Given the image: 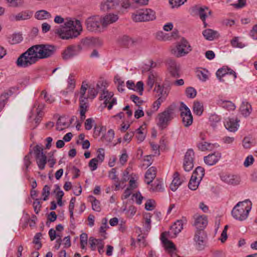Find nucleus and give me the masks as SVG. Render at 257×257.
I'll list each match as a JSON object with an SVG mask.
<instances>
[{
    "label": "nucleus",
    "instance_id": "36",
    "mask_svg": "<svg viewBox=\"0 0 257 257\" xmlns=\"http://www.w3.org/2000/svg\"><path fill=\"white\" fill-rule=\"evenodd\" d=\"M164 190L163 183L162 180L157 179L151 184L150 190L153 192H162Z\"/></svg>",
    "mask_w": 257,
    "mask_h": 257
},
{
    "label": "nucleus",
    "instance_id": "5",
    "mask_svg": "<svg viewBox=\"0 0 257 257\" xmlns=\"http://www.w3.org/2000/svg\"><path fill=\"white\" fill-rule=\"evenodd\" d=\"M38 60L50 58L54 55L56 47L52 45L40 44L33 46Z\"/></svg>",
    "mask_w": 257,
    "mask_h": 257
},
{
    "label": "nucleus",
    "instance_id": "51",
    "mask_svg": "<svg viewBox=\"0 0 257 257\" xmlns=\"http://www.w3.org/2000/svg\"><path fill=\"white\" fill-rule=\"evenodd\" d=\"M151 216L150 213L146 214L144 216L145 221L143 222V226L147 231H149L151 228Z\"/></svg>",
    "mask_w": 257,
    "mask_h": 257
},
{
    "label": "nucleus",
    "instance_id": "9",
    "mask_svg": "<svg viewBox=\"0 0 257 257\" xmlns=\"http://www.w3.org/2000/svg\"><path fill=\"white\" fill-rule=\"evenodd\" d=\"M102 18L98 15L88 17L85 21V25L87 30L89 31H96L99 30L102 26Z\"/></svg>",
    "mask_w": 257,
    "mask_h": 257
},
{
    "label": "nucleus",
    "instance_id": "49",
    "mask_svg": "<svg viewBox=\"0 0 257 257\" xmlns=\"http://www.w3.org/2000/svg\"><path fill=\"white\" fill-rule=\"evenodd\" d=\"M89 88L88 86V84L86 83L85 82H82L81 88L80 89L79 92H75V95L80 94V97L82 98H87V96L86 95V92L87 89Z\"/></svg>",
    "mask_w": 257,
    "mask_h": 257
},
{
    "label": "nucleus",
    "instance_id": "48",
    "mask_svg": "<svg viewBox=\"0 0 257 257\" xmlns=\"http://www.w3.org/2000/svg\"><path fill=\"white\" fill-rule=\"evenodd\" d=\"M200 181L192 176L188 183L189 188L192 190H196L198 188Z\"/></svg>",
    "mask_w": 257,
    "mask_h": 257
},
{
    "label": "nucleus",
    "instance_id": "60",
    "mask_svg": "<svg viewBox=\"0 0 257 257\" xmlns=\"http://www.w3.org/2000/svg\"><path fill=\"white\" fill-rule=\"evenodd\" d=\"M41 236L42 234L41 233H37L36 234L34 238L33 242L36 245L35 248L37 250L39 249L42 247V244L40 242Z\"/></svg>",
    "mask_w": 257,
    "mask_h": 257
},
{
    "label": "nucleus",
    "instance_id": "11",
    "mask_svg": "<svg viewBox=\"0 0 257 257\" xmlns=\"http://www.w3.org/2000/svg\"><path fill=\"white\" fill-rule=\"evenodd\" d=\"M170 90V83L166 80L163 85L156 84L154 91L156 92L159 99L165 101L167 98Z\"/></svg>",
    "mask_w": 257,
    "mask_h": 257
},
{
    "label": "nucleus",
    "instance_id": "8",
    "mask_svg": "<svg viewBox=\"0 0 257 257\" xmlns=\"http://www.w3.org/2000/svg\"><path fill=\"white\" fill-rule=\"evenodd\" d=\"M155 12L151 9H142L133 14L132 18L135 22L152 21L155 19Z\"/></svg>",
    "mask_w": 257,
    "mask_h": 257
},
{
    "label": "nucleus",
    "instance_id": "46",
    "mask_svg": "<svg viewBox=\"0 0 257 257\" xmlns=\"http://www.w3.org/2000/svg\"><path fill=\"white\" fill-rule=\"evenodd\" d=\"M53 32L59 38L64 39V26L63 25L55 26Z\"/></svg>",
    "mask_w": 257,
    "mask_h": 257
},
{
    "label": "nucleus",
    "instance_id": "61",
    "mask_svg": "<svg viewBox=\"0 0 257 257\" xmlns=\"http://www.w3.org/2000/svg\"><path fill=\"white\" fill-rule=\"evenodd\" d=\"M88 236L86 233H82L80 236V245L82 249L85 248V246L87 244Z\"/></svg>",
    "mask_w": 257,
    "mask_h": 257
},
{
    "label": "nucleus",
    "instance_id": "31",
    "mask_svg": "<svg viewBox=\"0 0 257 257\" xmlns=\"http://www.w3.org/2000/svg\"><path fill=\"white\" fill-rule=\"evenodd\" d=\"M13 93L11 89H9L4 92L0 95V112L3 109L8 100L10 96Z\"/></svg>",
    "mask_w": 257,
    "mask_h": 257
},
{
    "label": "nucleus",
    "instance_id": "53",
    "mask_svg": "<svg viewBox=\"0 0 257 257\" xmlns=\"http://www.w3.org/2000/svg\"><path fill=\"white\" fill-rule=\"evenodd\" d=\"M8 6L13 8H19L23 5V0H6Z\"/></svg>",
    "mask_w": 257,
    "mask_h": 257
},
{
    "label": "nucleus",
    "instance_id": "47",
    "mask_svg": "<svg viewBox=\"0 0 257 257\" xmlns=\"http://www.w3.org/2000/svg\"><path fill=\"white\" fill-rule=\"evenodd\" d=\"M192 176L195 177L198 180H201L204 176V169L202 167H197L195 170L193 172Z\"/></svg>",
    "mask_w": 257,
    "mask_h": 257
},
{
    "label": "nucleus",
    "instance_id": "3",
    "mask_svg": "<svg viewBox=\"0 0 257 257\" xmlns=\"http://www.w3.org/2000/svg\"><path fill=\"white\" fill-rule=\"evenodd\" d=\"M38 60L36 52L32 46L19 57L16 64L18 67L26 68L35 64Z\"/></svg>",
    "mask_w": 257,
    "mask_h": 257
},
{
    "label": "nucleus",
    "instance_id": "12",
    "mask_svg": "<svg viewBox=\"0 0 257 257\" xmlns=\"http://www.w3.org/2000/svg\"><path fill=\"white\" fill-rule=\"evenodd\" d=\"M34 152L36 155L37 165L40 170H43L47 162V157L43 153V149L37 145L34 147Z\"/></svg>",
    "mask_w": 257,
    "mask_h": 257
},
{
    "label": "nucleus",
    "instance_id": "57",
    "mask_svg": "<svg viewBox=\"0 0 257 257\" xmlns=\"http://www.w3.org/2000/svg\"><path fill=\"white\" fill-rule=\"evenodd\" d=\"M101 222L102 225L100 227L99 231L102 233L101 236L103 237V239H105L106 238V236H105L106 229L108 227L107 225V219L106 218H102Z\"/></svg>",
    "mask_w": 257,
    "mask_h": 257
},
{
    "label": "nucleus",
    "instance_id": "43",
    "mask_svg": "<svg viewBox=\"0 0 257 257\" xmlns=\"http://www.w3.org/2000/svg\"><path fill=\"white\" fill-rule=\"evenodd\" d=\"M116 169L115 168L111 169V170L109 172L108 177L110 179L114 181L115 189H118L119 188L120 183H119V179L116 175Z\"/></svg>",
    "mask_w": 257,
    "mask_h": 257
},
{
    "label": "nucleus",
    "instance_id": "41",
    "mask_svg": "<svg viewBox=\"0 0 257 257\" xmlns=\"http://www.w3.org/2000/svg\"><path fill=\"white\" fill-rule=\"evenodd\" d=\"M204 37L208 40H212L218 36V33L212 29H206L203 32Z\"/></svg>",
    "mask_w": 257,
    "mask_h": 257
},
{
    "label": "nucleus",
    "instance_id": "27",
    "mask_svg": "<svg viewBox=\"0 0 257 257\" xmlns=\"http://www.w3.org/2000/svg\"><path fill=\"white\" fill-rule=\"evenodd\" d=\"M156 168L154 167L150 168L146 172L145 176V182L150 184L156 177Z\"/></svg>",
    "mask_w": 257,
    "mask_h": 257
},
{
    "label": "nucleus",
    "instance_id": "21",
    "mask_svg": "<svg viewBox=\"0 0 257 257\" xmlns=\"http://www.w3.org/2000/svg\"><path fill=\"white\" fill-rule=\"evenodd\" d=\"M76 87V74H70L67 80V86L65 88V94L72 93Z\"/></svg>",
    "mask_w": 257,
    "mask_h": 257
},
{
    "label": "nucleus",
    "instance_id": "40",
    "mask_svg": "<svg viewBox=\"0 0 257 257\" xmlns=\"http://www.w3.org/2000/svg\"><path fill=\"white\" fill-rule=\"evenodd\" d=\"M78 48H80V46L76 47L74 46H70L67 47V50H65V59L70 58L77 54V50Z\"/></svg>",
    "mask_w": 257,
    "mask_h": 257
},
{
    "label": "nucleus",
    "instance_id": "54",
    "mask_svg": "<svg viewBox=\"0 0 257 257\" xmlns=\"http://www.w3.org/2000/svg\"><path fill=\"white\" fill-rule=\"evenodd\" d=\"M101 93L100 98L101 99H105V103L109 102L113 95V94L112 92H108L106 90V89H104V91H102V92Z\"/></svg>",
    "mask_w": 257,
    "mask_h": 257
},
{
    "label": "nucleus",
    "instance_id": "32",
    "mask_svg": "<svg viewBox=\"0 0 257 257\" xmlns=\"http://www.w3.org/2000/svg\"><path fill=\"white\" fill-rule=\"evenodd\" d=\"M52 193L55 195V197L57 201V204L60 206H62L63 202L62 198L64 195V192L61 190L59 185L56 184L54 185V189Z\"/></svg>",
    "mask_w": 257,
    "mask_h": 257
},
{
    "label": "nucleus",
    "instance_id": "4",
    "mask_svg": "<svg viewBox=\"0 0 257 257\" xmlns=\"http://www.w3.org/2000/svg\"><path fill=\"white\" fill-rule=\"evenodd\" d=\"M175 117L174 106L170 105L163 112L158 114L157 124L160 129L166 128Z\"/></svg>",
    "mask_w": 257,
    "mask_h": 257
},
{
    "label": "nucleus",
    "instance_id": "52",
    "mask_svg": "<svg viewBox=\"0 0 257 257\" xmlns=\"http://www.w3.org/2000/svg\"><path fill=\"white\" fill-rule=\"evenodd\" d=\"M114 82L117 84L118 91L121 92H123L124 90L123 88L124 82L117 75L114 77Z\"/></svg>",
    "mask_w": 257,
    "mask_h": 257
},
{
    "label": "nucleus",
    "instance_id": "2",
    "mask_svg": "<svg viewBox=\"0 0 257 257\" xmlns=\"http://www.w3.org/2000/svg\"><path fill=\"white\" fill-rule=\"evenodd\" d=\"M65 20V39H73L79 36L82 31L80 21L71 18H66Z\"/></svg>",
    "mask_w": 257,
    "mask_h": 257
},
{
    "label": "nucleus",
    "instance_id": "20",
    "mask_svg": "<svg viewBox=\"0 0 257 257\" xmlns=\"http://www.w3.org/2000/svg\"><path fill=\"white\" fill-rule=\"evenodd\" d=\"M221 178L224 182L232 185H238L240 182V177L235 175L225 174L221 176Z\"/></svg>",
    "mask_w": 257,
    "mask_h": 257
},
{
    "label": "nucleus",
    "instance_id": "62",
    "mask_svg": "<svg viewBox=\"0 0 257 257\" xmlns=\"http://www.w3.org/2000/svg\"><path fill=\"white\" fill-rule=\"evenodd\" d=\"M208 71L204 70L203 71H197V75L199 79L203 81H205L208 79L207 74Z\"/></svg>",
    "mask_w": 257,
    "mask_h": 257
},
{
    "label": "nucleus",
    "instance_id": "13",
    "mask_svg": "<svg viewBox=\"0 0 257 257\" xmlns=\"http://www.w3.org/2000/svg\"><path fill=\"white\" fill-rule=\"evenodd\" d=\"M107 85V83L106 81L101 80L98 82L96 88L89 86L86 97H88V99L89 98L91 99H94L98 93L102 92V91H104V90L106 88Z\"/></svg>",
    "mask_w": 257,
    "mask_h": 257
},
{
    "label": "nucleus",
    "instance_id": "17",
    "mask_svg": "<svg viewBox=\"0 0 257 257\" xmlns=\"http://www.w3.org/2000/svg\"><path fill=\"white\" fill-rule=\"evenodd\" d=\"M119 6V0H107L101 3L100 8L103 12L116 10Z\"/></svg>",
    "mask_w": 257,
    "mask_h": 257
},
{
    "label": "nucleus",
    "instance_id": "29",
    "mask_svg": "<svg viewBox=\"0 0 257 257\" xmlns=\"http://www.w3.org/2000/svg\"><path fill=\"white\" fill-rule=\"evenodd\" d=\"M137 41L127 36L124 35L118 39L119 44L124 47H131L136 44Z\"/></svg>",
    "mask_w": 257,
    "mask_h": 257
},
{
    "label": "nucleus",
    "instance_id": "58",
    "mask_svg": "<svg viewBox=\"0 0 257 257\" xmlns=\"http://www.w3.org/2000/svg\"><path fill=\"white\" fill-rule=\"evenodd\" d=\"M49 235L51 240H54L55 239L61 238L62 235L59 232H56L53 228H51L49 231Z\"/></svg>",
    "mask_w": 257,
    "mask_h": 257
},
{
    "label": "nucleus",
    "instance_id": "23",
    "mask_svg": "<svg viewBox=\"0 0 257 257\" xmlns=\"http://www.w3.org/2000/svg\"><path fill=\"white\" fill-rule=\"evenodd\" d=\"M118 19V17L117 15L114 14H109L106 15L103 18H102V27L105 28L109 25L115 22Z\"/></svg>",
    "mask_w": 257,
    "mask_h": 257
},
{
    "label": "nucleus",
    "instance_id": "30",
    "mask_svg": "<svg viewBox=\"0 0 257 257\" xmlns=\"http://www.w3.org/2000/svg\"><path fill=\"white\" fill-rule=\"evenodd\" d=\"M183 223L181 220H177L171 226L169 232L173 234L172 237H176V235L181 231L183 228Z\"/></svg>",
    "mask_w": 257,
    "mask_h": 257
},
{
    "label": "nucleus",
    "instance_id": "35",
    "mask_svg": "<svg viewBox=\"0 0 257 257\" xmlns=\"http://www.w3.org/2000/svg\"><path fill=\"white\" fill-rule=\"evenodd\" d=\"M99 40L94 38H86L81 41V45L85 47H92L96 46Z\"/></svg>",
    "mask_w": 257,
    "mask_h": 257
},
{
    "label": "nucleus",
    "instance_id": "38",
    "mask_svg": "<svg viewBox=\"0 0 257 257\" xmlns=\"http://www.w3.org/2000/svg\"><path fill=\"white\" fill-rule=\"evenodd\" d=\"M88 201L91 203L92 209L97 212H100L101 210V204L100 201L96 199L93 196H89Z\"/></svg>",
    "mask_w": 257,
    "mask_h": 257
},
{
    "label": "nucleus",
    "instance_id": "6",
    "mask_svg": "<svg viewBox=\"0 0 257 257\" xmlns=\"http://www.w3.org/2000/svg\"><path fill=\"white\" fill-rule=\"evenodd\" d=\"M190 13L193 16H198L202 21L204 27H206L207 24L206 19L209 16H211L212 12L207 7L195 5L190 9Z\"/></svg>",
    "mask_w": 257,
    "mask_h": 257
},
{
    "label": "nucleus",
    "instance_id": "19",
    "mask_svg": "<svg viewBox=\"0 0 257 257\" xmlns=\"http://www.w3.org/2000/svg\"><path fill=\"white\" fill-rule=\"evenodd\" d=\"M168 70L170 74L174 77H180L179 67L177 63L172 59L167 61Z\"/></svg>",
    "mask_w": 257,
    "mask_h": 257
},
{
    "label": "nucleus",
    "instance_id": "64",
    "mask_svg": "<svg viewBox=\"0 0 257 257\" xmlns=\"http://www.w3.org/2000/svg\"><path fill=\"white\" fill-rule=\"evenodd\" d=\"M50 194V187L48 185H45L43 187L42 195L44 197L43 200L46 201L48 199V196Z\"/></svg>",
    "mask_w": 257,
    "mask_h": 257
},
{
    "label": "nucleus",
    "instance_id": "14",
    "mask_svg": "<svg viewBox=\"0 0 257 257\" xmlns=\"http://www.w3.org/2000/svg\"><path fill=\"white\" fill-rule=\"evenodd\" d=\"M194 153L192 149H189L186 153L183 163V168L185 171L189 172L191 170L194 166Z\"/></svg>",
    "mask_w": 257,
    "mask_h": 257
},
{
    "label": "nucleus",
    "instance_id": "7",
    "mask_svg": "<svg viewBox=\"0 0 257 257\" xmlns=\"http://www.w3.org/2000/svg\"><path fill=\"white\" fill-rule=\"evenodd\" d=\"M191 50L189 42L183 38L177 43L176 47L172 49L171 52L174 56L179 58L186 55Z\"/></svg>",
    "mask_w": 257,
    "mask_h": 257
},
{
    "label": "nucleus",
    "instance_id": "55",
    "mask_svg": "<svg viewBox=\"0 0 257 257\" xmlns=\"http://www.w3.org/2000/svg\"><path fill=\"white\" fill-rule=\"evenodd\" d=\"M230 44L233 47L242 48L245 47V45L239 41L237 37H234L230 41Z\"/></svg>",
    "mask_w": 257,
    "mask_h": 257
},
{
    "label": "nucleus",
    "instance_id": "59",
    "mask_svg": "<svg viewBox=\"0 0 257 257\" xmlns=\"http://www.w3.org/2000/svg\"><path fill=\"white\" fill-rule=\"evenodd\" d=\"M185 93L188 97L193 98L196 96L197 92L193 87H188L186 89Z\"/></svg>",
    "mask_w": 257,
    "mask_h": 257
},
{
    "label": "nucleus",
    "instance_id": "22",
    "mask_svg": "<svg viewBox=\"0 0 257 257\" xmlns=\"http://www.w3.org/2000/svg\"><path fill=\"white\" fill-rule=\"evenodd\" d=\"M185 178H180L178 172H176L173 175V180L170 184V189L173 191H175L178 187L185 181Z\"/></svg>",
    "mask_w": 257,
    "mask_h": 257
},
{
    "label": "nucleus",
    "instance_id": "44",
    "mask_svg": "<svg viewBox=\"0 0 257 257\" xmlns=\"http://www.w3.org/2000/svg\"><path fill=\"white\" fill-rule=\"evenodd\" d=\"M23 40L22 35L20 34H14L8 38V42L11 44H16L20 43Z\"/></svg>",
    "mask_w": 257,
    "mask_h": 257
},
{
    "label": "nucleus",
    "instance_id": "16",
    "mask_svg": "<svg viewBox=\"0 0 257 257\" xmlns=\"http://www.w3.org/2000/svg\"><path fill=\"white\" fill-rule=\"evenodd\" d=\"M206 235L203 229H197L194 236V240L199 250L204 248L205 243Z\"/></svg>",
    "mask_w": 257,
    "mask_h": 257
},
{
    "label": "nucleus",
    "instance_id": "39",
    "mask_svg": "<svg viewBox=\"0 0 257 257\" xmlns=\"http://www.w3.org/2000/svg\"><path fill=\"white\" fill-rule=\"evenodd\" d=\"M214 145L206 142H201L197 144V147L201 151H211L214 148Z\"/></svg>",
    "mask_w": 257,
    "mask_h": 257
},
{
    "label": "nucleus",
    "instance_id": "26",
    "mask_svg": "<svg viewBox=\"0 0 257 257\" xmlns=\"http://www.w3.org/2000/svg\"><path fill=\"white\" fill-rule=\"evenodd\" d=\"M164 233L161 234V240L164 244L166 249L170 254L174 252L176 250V247L174 243L171 240L164 236Z\"/></svg>",
    "mask_w": 257,
    "mask_h": 257
},
{
    "label": "nucleus",
    "instance_id": "50",
    "mask_svg": "<svg viewBox=\"0 0 257 257\" xmlns=\"http://www.w3.org/2000/svg\"><path fill=\"white\" fill-rule=\"evenodd\" d=\"M156 81V74L150 73L148 78L147 85L148 87V90L150 91L153 88L155 82Z\"/></svg>",
    "mask_w": 257,
    "mask_h": 257
},
{
    "label": "nucleus",
    "instance_id": "34",
    "mask_svg": "<svg viewBox=\"0 0 257 257\" xmlns=\"http://www.w3.org/2000/svg\"><path fill=\"white\" fill-rule=\"evenodd\" d=\"M224 125L226 128L230 132H234L237 131L239 125L236 120L233 118H229L225 123Z\"/></svg>",
    "mask_w": 257,
    "mask_h": 257
},
{
    "label": "nucleus",
    "instance_id": "56",
    "mask_svg": "<svg viewBox=\"0 0 257 257\" xmlns=\"http://www.w3.org/2000/svg\"><path fill=\"white\" fill-rule=\"evenodd\" d=\"M41 96L47 103H51L55 101L54 98L51 95H49L45 90L41 92Z\"/></svg>",
    "mask_w": 257,
    "mask_h": 257
},
{
    "label": "nucleus",
    "instance_id": "28",
    "mask_svg": "<svg viewBox=\"0 0 257 257\" xmlns=\"http://www.w3.org/2000/svg\"><path fill=\"white\" fill-rule=\"evenodd\" d=\"M32 13L28 11H23L16 15L11 16L10 19L12 21H19L26 20L31 18Z\"/></svg>",
    "mask_w": 257,
    "mask_h": 257
},
{
    "label": "nucleus",
    "instance_id": "10",
    "mask_svg": "<svg viewBox=\"0 0 257 257\" xmlns=\"http://www.w3.org/2000/svg\"><path fill=\"white\" fill-rule=\"evenodd\" d=\"M180 110L184 125L185 127L191 125L193 122V116L189 108L183 102H181Z\"/></svg>",
    "mask_w": 257,
    "mask_h": 257
},
{
    "label": "nucleus",
    "instance_id": "15",
    "mask_svg": "<svg viewBox=\"0 0 257 257\" xmlns=\"http://www.w3.org/2000/svg\"><path fill=\"white\" fill-rule=\"evenodd\" d=\"M216 75L220 81H224V80L222 78L227 77L228 76H230L233 80L236 78V74L235 71L227 67H223L219 69L217 71Z\"/></svg>",
    "mask_w": 257,
    "mask_h": 257
},
{
    "label": "nucleus",
    "instance_id": "24",
    "mask_svg": "<svg viewBox=\"0 0 257 257\" xmlns=\"http://www.w3.org/2000/svg\"><path fill=\"white\" fill-rule=\"evenodd\" d=\"M221 158V154L218 152H215L209 154L204 158V162L210 166L215 164Z\"/></svg>",
    "mask_w": 257,
    "mask_h": 257
},
{
    "label": "nucleus",
    "instance_id": "33",
    "mask_svg": "<svg viewBox=\"0 0 257 257\" xmlns=\"http://www.w3.org/2000/svg\"><path fill=\"white\" fill-rule=\"evenodd\" d=\"M239 110L244 116H248L252 111L251 106L248 102L243 101L240 106Z\"/></svg>",
    "mask_w": 257,
    "mask_h": 257
},
{
    "label": "nucleus",
    "instance_id": "42",
    "mask_svg": "<svg viewBox=\"0 0 257 257\" xmlns=\"http://www.w3.org/2000/svg\"><path fill=\"white\" fill-rule=\"evenodd\" d=\"M51 15L48 11L40 10L36 13L35 18L38 20H46L50 19Z\"/></svg>",
    "mask_w": 257,
    "mask_h": 257
},
{
    "label": "nucleus",
    "instance_id": "18",
    "mask_svg": "<svg viewBox=\"0 0 257 257\" xmlns=\"http://www.w3.org/2000/svg\"><path fill=\"white\" fill-rule=\"evenodd\" d=\"M89 106L88 98H79V111L80 117V119L81 121H83L85 119V113L88 111Z\"/></svg>",
    "mask_w": 257,
    "mask_h": 257
},
{
    "label": "nucleus",
    "instance_id": "45",
    "mask_svg": "<svg viewBox=\"0 0 257 257\" xmlns=\"http://www.w3.org/2000/svg\"><path fill=\"white\" fill-rule=\"evenodd\" d=\"M193 110L196 115H201L203 111V104L199 101H195L193 104Z\"/></svg>",
    "mask_w": 257,
    "mask_h": 257
},
{
    "label": "nucleus",
    "instance_id": "1",
    "mask_svg": "<svg viewBox=\"0 0 257 257\" xmlns=\"http://www.w3.org/2000/svg\"><path fill=\"white\" fill-rule=\"evenodd\" d=\"M251 208V202L245 200L238 202L233 208L231 214L232 217L238 220L243 221L245 220Z\"/></svg>",
    "mask_w": 257,
    "mask_h": 257
},
{
    "label": "nucleus",
    "instance_id": "63",
    "mask_svg": "<svg viewBox=\"0 0 257 257\" xmlns=\"http://www.w3.org/2000/svg\"><path fill=\"white\" fill-rule=\"evenodd\" d=\"M98 159L93 158L88 163V166L90 168L91 171H93L97 168L98 167Z\"/></svg>",
    "mask_w": 257,
    "mask_h": 257
},
{
    "label": "nucleus",
    "instance_id": "37",
    "mask_svg": "<svg viewBox=\"0 0 257 257\" xmlns=\"http://www.w3.org/2000/svg\"><path fill=\"white\" fill-rule=\"evenodd\" d=\"M217 104L228 110H233L236 107L235 104L230 101L219 99L217 101Z\"/></svg>",
    "mask_w": 257,
    "mask_h": 257
},
{
    "label": "nucleus",
    "instance_id": "25",
    "mask_svg": "<svg viewBox=\"0 0 257 257\" xmlns=\"http://www.w3.org/2000/svg\"><path fill=\"white\" fill-rule=\"evenodd\" d=\"M207 224V219L205 215H196L195 217L194 226L197 229H203Z\"/></svg>",
    "mask_w": 257,
    "mask_h": 257
}]
</instances>
